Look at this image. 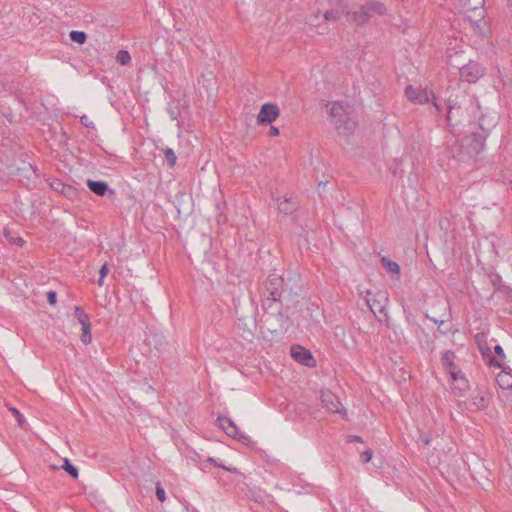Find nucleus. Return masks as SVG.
Segmentation results:
<instances>
[{
	"instance_id": "f257e3e1",
	"label": "nucleus",
	"mask_w": 512,
	"mask_h": 512,
	"mask_svg": "<svg viewBox=\"0 0 512 512\" xmlns=\"http://www.w3.org/2000/svg\"><path fill=\"white\" fill-rule=\"evenodd\" d=\"M487 136L488 131L482 126H480L478 131H472L469 135L464 136L460 143L458 159L466 161L475 158L482 152Z\"/></svg>"
},
{
	"instance_id": "f03ea898",
	"label": "nucleus",
	"mask_w": 512,
	"mask_h": 512,
	"mask_svg": "<svg viewBox=\"0 0 512 512\" xmlns=\"http://www.w3.org/2000/svg\"><path fill=\"white\" fill-rule=\"evenodd\" d=\"M283 285L284 276L278 273L277 270H273L265 282L269 296L263 300L262 305L266 313H269V310H273V306L284 297Z\"/></svg>"
},
{
	"instance_id": "7ed1b4c3",
	"label": "nucleus",
	"mask_w": 512,
	"mask_h": 512,
	"mask_svg": "<svg viewBox=\"0 0 512 512\" xmlns=\"http://www.w3.org/2000/svg\"><path fill=\"white\" fill-rule=\"evenodd\" d=\"M386 11L385 5L379 1L367 2L358 11H354L349 15V21L357 26H361L375 16H383Z\"/></svg>"
},
{
	"instance_id": "20e7f679",
	"label": "nucleus",
	"mask_w": 512,
	"mask_h": 512,
	"mask_svg": "<svg viewBox=\"0 0 512 512\" xmlns=\"http://www.w3.org/2000/svg\"><path fill=\"white\" fill-rule=\"evenodd\" d=\"M330 121L340 134L351 133L356 128V123L349 119L344 106L338 102L331 106Z\"/></svg>"
},
{
	"instance_id": "39448f33",
	"label": "nucleus",
	"mask_w": 512,
	"mask_h": 512,
	"mask_svg": "<svg viewBox=\"0 0 512 512\" xmlns=\"http://www.w3.org/2000/svg\"><path fill=\"white\" fill-rule=\"evenodd\" d=\"M320 399L322 406L326 408L328 412L337 413L342 419L348 420V414L346 408L339 401V398L330 390H322Z\"/></svg>"
},
{
	"instance_id": "423d86ee",
	"label": "nucleus",
	"mask_w": 512,
	"mask_h": 512,
	"mask_svg": "<svg viewBox=\"0 0 512 512\" xmlns=\"http://www.w3.org/2000/svg\"><path fill=\"white\" fill-rule=\"evenodd\" d=\"M217 422L219 423V427L226 433V435L234 439H237L238 441L247 446L254 443L247 435L239 431L236 424L230 418L225 416H219L217 418Z\"/></svg>"
},
{
	"instance_id": "0eeeda50",
	"label": "nucleus",
	"mask_w": 512,
	"mask_h": 512,
	"mask_svg": "<svg viewBox=\"0 0 512 512\" xmlns=\"http://www.w3.org/2000/svg\"><path fill=\"white\" fill-rule=\"evenodd\" d=\"M366 303L374 315L377 313L382 314L385 321H388L389 315L387 312V306L389 303V297L387 292L379 291L375 293L372 297L366 299Z\"/></svg>"
},
{
	"instance_id": "6e6552de",
	"label": "nucleus",
	"mask_w": 512,
	"mask_h": 512,
	"mask_svg": "<svg viewBox=\"0 0 512 512\" xmlns=\"http://www.w3.org/2000/svg\"><path fill=\"white\" fill-rule=\"evenodd\" d=\"M405 95L407 99L415 104H426L430 100L435 99L433 91L426 88H417L412 85H408L405 88Z\"/></svg>"
},
{
	"instance_id": "1a4fd4ad",
	"label": "nucleus",
	"mask_w": 512,
	"mask_h": 512,
	"mask_svg": "<svg viewBox=\"0 0 512 512\" xmlns=\"http://www.w3.org/2000/svg\"><path fill=\"white\" fill-rule=\"evenodd\" d=\"M485 74V68L478 62L469 61L460 68V77L469 83H476Z\"/></svg>"
},
{
	"instance_id": "9d476101",
	"label": "nucleus",
	"mask_w": 512,
	"mask_h": 512,
	"mask_svg": "<svg viewBox=\"0 0 512 512\" xmlns=\"http://www.w3.org/2000/svg\"><path fill=\"white\" fill-rule=\"evenodd\" d=\"M280 114L279 107L274 103H265L261 106L260 111L257 115V124H271L274 122Z\"/></svg>"
},
{
	"instance_id": "9b49d317",
	"label": "nucleus",
	"mask_w": 512,
	"mask_h": 512,
	"mask_svg": "<svg viewBox=\"0 0 512 512\" xmlns=\"http://www.w3.org/2000/svg\"><path fill=\"white\" fill-rule=\"evenodd\" d=\"M291 356L295 361L307 367H314L316 365V360L312 353L301 345H292Z\"/></svg>"
},
{
	"instance_id": "f8f14e48",
	"label": "nucleus",
	"mask_w": 512,
	"mask_h": 512,
	"mask_svg": "<svg viewBox=\"0 0 512 512\" xmlns=\"http://www.w3.org/2000/svg\"><path fill=\"white\" fill-rule=\"evenodd\" d=\"M300 288L301 285L299 275L291 271L288 272L287 275L284 276V298H289L292 295H297L299 293Z\"/></svg>"
},
{
	"instance_id": "ddd939ff",
	"label": "nucleus",
	"mask_w": 512,
	"mask_h": 512,
	"mask_svg": "<svg viewBox=\"0 0 512 512\" xmlns=\"http://www.w3.org/2000/svg\"><path fill=\"white\" fill-rule=\"evenodd\" d=\"M86 184L89 190L97 196L113 197L115 195V190L110 188L106 181L88 179Z\"/></svg>"
},
{
	"instance_id": "4468645a",
	"label": "nucleus",
	"mask_w": 512,
	"mask_h": 512,
	"mask_svg": "<svg viewBox=\"0 0 512 512\" xmlns=\"http://www.w3.org/2000/svg\"><path fill=\"white\" fill-rule=\"evenodd\" d=\"M450 378L452 380V389L456 395L461 396L468 390V380L461 370L454 371Z\"/></svg>"
},
{
	"instance_id": "2eb2a0df",
	"label": "nucleus",
	"mask_w": 512,
	"mask_h": 512,
	"mask_svg": "<svg viewBox=\"0 0 512 512\" xmlns=\"http://www.w3.org/2000/svg\"><path fill=\"white\" fill-rule=\"evenodd\" d=\"M455 359H456V354L452 350H446L442 353L441 363H442L444 370L449 375H452L454 371L459 370L455 363Z\"/></svg>"
},
{
	"instance_id": "dca6fc26",
	"label": "nucleus",
	"mask_w": 512,
	"mask_h": 512,
	"mask_svg": "<svg viewBox=\"0 0 512 512\" xmlns=\"http://www.w3.org/2000/svg\"><path fill=\"white\" fill-rule=\"evenodd\" d=\"M496 382L500 388L512 390V373L509 367H503L501 372L496 376Z\"/></svg>"
},
{
	"instance_id": "f3484780",
	"label": "nucleus",
	"mask_w": 512,
	"mask_h": 512,
	"mask_svg": "<svg viewBox=\"0 0 512 512\" xmlns=\"http://www.w3.org/2000/svg\"><path fill=\"white\" fill-rule=\"evenodd\" d=\"M478 20L473 22L474 29L481 35L486 36L489 29L487 26V22L484 20V11L480 10L477 14Z\"/></svg>"
},
{
	"instance_id": "a211bd4d",
	"label": "nucleus",
	"mask_w": 512,
	"mask_h": 512,
	"mask_svg": "<svg viewBox=\"0 0 512 512\" xmlns=\"http://www.w3.org/2000/svg\"><path fill=\"white\" fill-rule=\"evenodd\" d=\"M278 209L284 214H290L297 209V203L293 201L292 198H284L279 201Z\"/></svg>"
},
{
	"instance_id": "6ab92c4d",
	"label": "nucleus",
	"mask_w": 512,
	"mask_h": 512,
	"mask_svg": "<svg viewBox=\"0 0 512 512\" xmlns=\"http://www.w3.org/2000/svg\"><path fill=\"white\" fill-rule=\"evenodd\" d=\"M381 263H382L383 267H385L387 272L391 273L392 275H399L400 266L396 262L390 260L387 257H382Z\"/></svg>"
},
{
	"instance_id": "aec40b11",
	"label": "nucleus",
	"mask_w": 512,
	"mask_h": 512,
	"mask_svg": "<svg viewBox=\"0 0 512 512\" xmlns=\"http://www.w3.org/2000/svg\"><path fill=\"white\" fill-rule=\"evenodd\" d=\"M62 469H64L73 479H77L79 476L78 468L67 458L64 459Z\"/></svg>"
},
{
	"instance_id": "412c9836",
	"label": "nucleus",
	"mask_w": 512,
	"mask_h": 512,
	"mask_svg": "<svg viewBox=\"0 0 512 512\" xmlns=\"http://www.w3.org/2000/svg\"><path fill=\"white\" fill-rule=\"evenodd\" d=\"M74 315L78 319V321L81 324V326L86 325V324H90L89 317H88L87 313L83 310L82 307L75 306V308H74Z\"/></svg>"
},
{
	"instance_id": "4be33fe9",
	"label": "nucleus",
	"mask_w": 512,
	"mask_h": 512,
	"mask_svg": "<svg viewBox=\"0 0 512 512\" xmlns=\"http://www.w3.org/2000/svg\"><path fill=\"white\" fill-rule=\"evenodd\" d=\"M69 36L71 41L78 44H84L87 40V34L83 31L73 30L70 32Z\"/></svg>"
},
{
	"instance_id": "5701e85b",
	"label": "nucleus",
	"mask_w": 512,
	"mask_h": 512,
	"mask_svg": "<svg viewBox=\"0 0 512 512\" xmlns=\"http://www.w3.org/2000/svg\"><path fill=\"white\" fill-rule=\"evenodd\" d=\"M116 61L120 65H123V66L128 65L129 62L131 61L130 54L126 50H120V51H118V53L116 55Z\"/></svg>"
},
{
	"instance_id": "b1692460",
	"label": "nucleus",
	"mask_w": 512,
	"mask_h": 512,
	"mask_svg": "<svg viewBox=\"0 0 512 512\" xmlns=\"http://www.w3.org/2000/svg\"><path fill=\"white\" fill-rule=\"evenodd\" d=\"M207 462L213 464L215 467L222 468V469H224L226 471H229L231 473H238L237 468H235V467H228V466L224 465L222 462L218 461L214 457H208L207 458Z\"/></svg>"
},
{
	"instance_id": "393cba45",
	"label": "nucleus",
	"mask_w": 512,
	"mask_h": 512,
	"mask_svg": "<svg viewBox=\"0 0 512 512\" xmlns=\"http://www.w3.org/2000/svg\"><path fill=\"white\" fill-rule=\"evenodd\" d=\"M164 155H165V158L167 160V163L170 167H173L175 164H176V160H177V157H176V154L175 152L173 151V149L171 148H166L164 150Z\"/></svg>"
},
{
	"instance_id": "a878e982",
	"label": "nucleus",
	"mask_w": 512,
	"mask_h": 512,
	"mask_svg": "<svg viewBox=\"0 0 512 512\" xmlns=\"http://www.w3.org/2000/svg\"><path fill=\"white\" fill-rule=\"evenodd\" d=\"M81 341L84 344H88L91 342L92 336L90 332V324H86L82 326V334H81Z\"/></svg>"
},
{
	"instance_id": "bb28decb",
	"label": "nucleus",
	"mask_w": 512,
	"mask_h": 512,
	"mask_svg": "<svg viewBox=\"0 0 512 512\" xmlns=\"http://www.w3.org/2000/svg\"><path fill=\"white\" fill-rule=\"evenodd\" d=\"M460 110V107H455L454 105L451 104V101L448 102L447 104V116H446V120H447V124L449 126H452V117L454 115V111H459Z\"/></svg>"
},
{
	"instance_id": "cd10ccee",
	"label": "nucleus",
	"mask_w": 512,
	"mask_h": 512,
	"mask_svg": "<svg viewBox=\"0 0 512 512\" xmlns=\"http://www.w3.org/2000/svg\"><path fill=\"white\" fill-rule=\"evenodd\" d=\"M340 12L341 10L340 9H331V10H327L325 13H324V18L327 20V21H334V20H337L340 16Z\"/></svg>"
},
{
	"instance_id": "c85d7f7f",
	"label": "nucleus",
	"mask_w": 512,
	"mask_h": 512,
	"mask_svg": "<svg viewBox=\"0 0 512 512\" xmlns=\"http://www.w3.org/2000/svg\"><path fill=\"white\" fill-rule=\"evenodd\" d=\"M332 4H335L341 10V13L350 15V12L346 10L348 6V0H330Z\"/></svg>"
},
{
	"instance_id": "c756f323",
	"label": "nucleus",
	"mask_w": 512,
	"mask_h": 512,
	"mask_svg": "<svg viewBox=\"0 0 512 512\" xmlns=\"http://www.w3.org/2000/svg\"><path fill=\"white\" fill-rule=\"evenodd\" d=\"M108 272H109L108 264H107V263H104V264L101 266L100 270H99V279H98V281H97V284H98L99 286H103V284H104V278L107 276Z\"/></svg>"
},
{
	"instance_id": "7c9ffc66",
	"label": "nucleus",
	"mask_w": 512,
	"mask_h": 512,
	"mask_svg": "<svg viewBox=\"0 0 512 512\" xmlns=\"http://www.w3.org/2000/svg\"><path fill=\"white\" fill-rule=\"evenodd\" d=\"M156 497L160 502H164L166 499V493L161 483L158 481L155 486Z\"/></svg>"
},
{
	"instance_id": "2f4dec72",
	"label": "nucleus",
	"mask_w": 512,
	"mask_h": 512,
	"mask_svg": "<svg viewBox=\"0 0 512 512\" xmlns=\"http://www.w3.org/2000/svg\"><path fill=\"white\" fill-rule=\"evenodd\" d=\"M9 411L15 416L18 425L20 427H22L23 424L25 423V419H24L23 415L20 413V411L18 409H16L15 407H9Z\"/></svg>"
},
{
	"instance_id": "473e14b6",
	"label": "nucleus",
	"mask_w": 512,
	"mask_h": 512,
	"mask_svg": "<svg viewBox=\"0 0 512 512\" xmlns=\"http://www.w3.org/2000/svg\"><path fill=\"white\" fill-rule=\"evenodd\" d=\"M403 312L405 314L406 322L410 325L416 324L415 316L407 309L406 305L403 304Z\"/></svg>"
},
{
	"instance_id": "72a5a7b5",
	"label": "nucleus",
	"mask_w": 512,
	"mask_h": 512,
	"mask_svg": "<svg viewBox=\"0 0 512 512\" xmlns=\"http://www.w3.org/2000/svg\"><path fill=\"white\" fill-rule=\"evenodd\" d=\"M473 400L474 405H476L477 408L484 409L487 407V399L485 397L477 395L476 397L473 398Z\"/></svg>"
},
{
	"instance_id": "f704fd0d",
	"label": "nucleus",
	"mask_w": 512,
	"mask_h": 512,
	"mask_svg": "<svg viewBox=\"0 0 512 512\" xmlns=\"http://www.w3.org/2000/svg\"><path fill=\"white\" fill-rule=\"evenodd\" d=\"M432 442H433V438L426 433H421L418 438V443H421L424 446H429Z\"/></svg>"
},
{
	"instance_id": "c9c22d12",
	"label": "nucleus",
	"mask_w": 512,
	"mask_h": 512,
	"mask_svg": "<svg viewBox=\"0 0 512 512\" xmlns=\"http://www.w3.org/2000/svg\"><path fill=\"white\" fill-rule=\"evenodd\" d=\"M278 311V316H279V321H280V326L282 328H287L288 327V324H289V318L288 316H285L282 312L281 309H276Z\"/></svg>"
},
{
	"instance_id": "e433bc0d",
	"label": "nucleus",
	"mask_w": 512,
	"mask_h": 512,
	"mask_svg": "<svg viewBox=\"0 0 512 512\" xmlns=\"http://www.w3.org/2000/svg\"><path fill=\"white\" fill-rule=\"evenodd\" d=\"M426 318H428L430 321L438 325V329L442 334H446L448 331L442 330L441 327L444 325L445 320H438L434 317H430L428 314H426Z\"/></svg>"
},
{
	"instance_id": "4c0bfd02",
	"label": "nucleus",
	"mask_w": 512,
	"mask_h": 512,
	"mask_svg": "<svg viewBox=\"0 0 512 512\" xmlns=\"http://www.w3.org/2000/svg\"><path fill=\"white\" fill-rule=\"evenodd\" d=\"M372 456H373V451L371 449H367L361 454V456H360L361 461L363 463H368L372 459Z\"/></svg>"
},
{
	"instance_id": "58836bf2",
	"label": "nucleus",
	"mask_w": 512,
	"mask_h": 512,
	"mask_svg": "<svg viewBox=\"0 0 512 512\" xmlns=\"http://www.w3.org/2000/svg\"><path fill=\"white\" fill-rule=\"evenodd\" d=\"M47 301L50 305H55L57 303V293L53 290L47 292Z\"/></svg>"
},
{
	"instance_id": "ea45409f",
	"label": "nucleus",
	"mask_w": 512,
	"mask_h": 512,
	"mask_svg": "<svg viewBox=\"0 0 512 512\" xmlns=\"http://www.w3.org/2000/svg\"><path fill=\"white\" fill-rule=\"evenodd\" d=\"M80 122L82 125H84L85 127L87 128H94L95 125H94V122L92 120H90V118L86 115H83L80 119Z\"/></svg>"
},
{
	"instance_id": "a19ab883",
	"label": "nucleus",
	"mask_w": 512,
	"mask_h": 512,
	"mask_svg": "<svg viewBox=\"0 0 512 512\" xmlns=\"http://www.w3.org/2000/svg\"><path fill=\"white\" fill-rule=\"evenodd\" d=\"M494 352L498 356L499 360L505 359V353L501 345L497 344L494 346Z\"/></svg>"
},
{
	"instance_id": "79ce46f5",
	"label": "nucleus",
	"mask_w": 512,
	"mask_h": 512,
	"mask_svg": "<svg viewBox=\"0 0 512 512\" xmlns=\"http://www.w3.org/2000/svg\"><path fill=\"white\" fill-rule=\"evenodd\" d=\"M435 100L436 98L434 100H431L433 103V110H431V114L439 115L442 112V108Z\"/></svg>"
},
{
	"instance_id": "37998d69",
	"label": "nucleus",
	"mask_w": 512,
	"mask_h": 512,
	"mask_svg": "<svg viewBox=\"0 0 512 512\" xmlns=\"http://www.w3.org/2000/svg\"><path fill=\"white\" fill-rule=\"evenodd\" d=\"M269 136H278L279 135V129L276 126L271 125L268 131Z\"/></svg>"
},
{
	"instance_id": "c03bdc74",
	"label": "nucleus",
	"mask_w": 512,
	"mask_h": 512,
	"mask_svg": "<svg viewBox=\"0 0 512 512\" xmlns=\"http://www.w3.org/2000/svg\"><path fill=\"white\" fill-rule=\"evenodd\" d=\"M348 442L352 443V442H362V438L360 436H357V435H351L348 437Z\"/></svg>"
},
{
	"instance_id": "a18cd8bd",
	"label": "nucleus",
	"mask_w": 512,
	"mask_h": 512,
	"mask_svg": "<svg viewBox=\"0 0 512 512\" xmlns=\"http://www.w3.org/2000/svg\"><path fill=\"white\" fill-rule=\"evenodd\" d=\"M489 364H490V366H496V367L502 368L501 363L494 358L489 360Z\"/></svg>"
},
{
	"instance_id": "49530a36",
	"label": "nucleus",
	"mask_w": 512,
	"mask_h": 512,
	"mask_svg": "<svg viewBox=\"0 0 512 512\" xmlns=\"http://www.w3.org/2000/svg\"><path fill=\"white\" fill-rule=\"evenodd\" d=\"M13 243L21 246L24 243V240L21 237H17L13 239Z\"/></svg>"
},
{
	"instance_id": "de8ad7c7",
	"label": "nucleus",
	"mask_w": 512,
	"mask_h": 512,
	"mask_svg": "<svg viewBox=\"0 0 512 512\" xmlns=\"http://www.w3.org/2000/svg\"><path fill=\"white\" fill-rule=\"evenodd\" d=\"M434 449H436V450L443 449V445L439 441H436Z\"/></svg>"
},
{
	"instance_id": "09e8293b",
	"label": "nucleus",
	"mask_w": 512,
	"mask_h": 512,
	"mask_svg": "<svg viewBox=\"0 0 512 512\" xmlns=\"http://www.w3.org/2000/svg\"><path fill=\"white\" fill-rule=\"evenodd\" d=\"M59 186H61V187H62L61 192H62V193H64L65 186H64L61 182H58V183H57V186L55 187V189H56V190H59Z\"/></svg>"
},
{
	"instance_id": "8fccbe9b",
	"label": "nucleus",
	"mask_w": 512,
	"mask_h": 512,
	"mask_svg": "<svg viewBox=\"0 0 512 512\" xmlns=\"http://www.w3.org/2000/svg\"><path fill=\"white\" fill-rule=\"evenodd\" d=\"M327 182H320L319 185H318V189L320 190V188H324L326 186Z\"/></svg>"
},
{
	"instance_id": "3c124183",
	"label": "nucleus",
	"mask_w": 512,
	"mask_h": 512,
	"mask_svg": "<svg viewBox=\"0 0 512 512\" xmlns=\"http://www.w3.org/2000/svg\"><path fill=\"white\" fill-rule=\"evenodd\" d=\"M509 7L512 9V0H507Z\"/></svg>"
}]
</instances>
